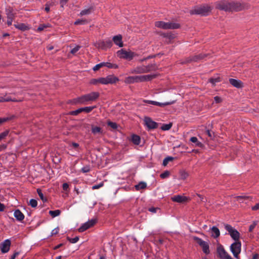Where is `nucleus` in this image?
<instances>
[{"instance_id":"obj_15","label":"nucleus","mask_w":259,"mask_h":259,"mask_svg":"<svg viewBox=\"0 0 259 259\" xmlns=\"http://www.w3.org/2000/svg\"><path fill=\"white\" fill-rule=\"evenodd\" d=\"M95 46L98 48L105 50L108 48H110L112 46V42L110 40L106 41H99L95 44Z\"/></svg>"},{"instance_id":"obj_64","label":"nucleus","mask_w":259,"mask_h":259,"mask_svg":"<svg viewBox=\"0 0 259 259\" xmlns=\"http://www.w3.org/2000/svg\"><path fill=\"white\" fill-rule=\"evenodd\" d=\"M67 1L68 0H60V3L61 4L62 7H63L64 5L66 4Z\"/></svg>"},{"instance_id":"obj_54","label":"nucleus","mask_w":259,"mask_h":259,"mask_svg":"<svg viewBox=\"0 0 259 259\" xmlns=\"http://www.w3.org/2000/svg\"><path fill=\"white\" fill-rule=\"evenodd\" d=\"M59 228L57 227L56 228H55L54 229H53L51 232V236H53L54 235H56V234H57L59 232Z\"/></svg>"},{"instance_id":"obj_52","label":"nucleus","mask_w":259,"mask_h":259,"mask_svg":"<svg viewBox=\"0 0 259 259\" xmlns=\"http://www.w3.org/2000/svg\"><path fill=\"white\" fill-rule=\"evenodd\" d=\"M156 75L155 74H147V81L151 80L152 79L155 78Z\"/></svg>"},{"instance_id":"obj_59","label":"nucleus","mask_w":259,"mask_h":259,"mask_svg":"<svg viewBox=\"0 0 259 259\" xmlns=\"http://www.w3.org/2000/svg\"><path fill=\"white\" fill-rule=\"evenodd\" d=\"M252 209L253 210H257L259 209V203L256 204L254 206L252 207Z\"/></svg>"},{"instance_id":"obj_47","label":"nucleus","mask_w":259,"mask_h":259,"mask_svg":"<svg viewBox=\"0 0 259 259\" xmlns=\"http://www.w3.org/2000/svg\"><path fill=\"white\" fill-rule=\"evenodd\" d=\"M80 48V47L79 46H77L71 50L70 53L74 55L78 51Z\"/></svg>"},{"instance_id":"obj_50","label":"nucleus","mask_w":259,"mask_h":259,"mask_svg":"<svg viewBox=\"0 0 259 259\" xmlns=\"http://www.w3.org/2000/svg\"><path fill=\"white\" fill-rule=\"evenodd\" d=\"M103 185H104L103 182H101L98 185H95L92 186V189H93V190L98 189L101 188V187H102L103 186Z\"/></svg>"},{"instance_id":"obj_57","label":"nucleus","mask_w":259,"mask_h":259,"mask_svg":"<svg viewBox=\"0 0 259 259\" xmlns=\"http://www.w3.org/2000/svg\"><path fill=\"white\" fill-rule=\"evenodd\" d=\"M69 188V185L67 183H64L63 184V189L64 191H67Z\"/></svg>"},{"instance_id":"obj_10","label":"nucleus","mask_w":259,"mask_h":259,"mask_svg":"<svg viewBox=\"0 0 259 259\" xmlns=\"http://www.w3.org/2000/svg\"><path fill=\"white\" fill-rule=\"evenodd\" d=\"M101 84H113L119 80V79L113 75H109L105 77H100Z\"/></svg>"},{"instance_id":"obj_14","label":"nucleus","mask_w":259,"mask_h":259,"mask_svg":"<svg viewBox=\"0 0 259 259\" xmlns=\"http://www.w3.org/2000/svg\"><path fill=\"white\" fill-rule=\"evenodd\" d=\"M96 222V220H91L89 221L88 222L84 223L81 226H80L78 229V231L79 232H82L90 227L94 226Z\"/></svg>"},{"instance_id":"obj_5","label":"nucleus","mask_w":259,"mask_h":259,"mask_svg":"<svg viewBox=\"0 0 259 259\" xmlns=\"http://www.w3.org/2000/svg\"><path fill=\"white\" fill-rule=\"evenodd\" d=\"M155 25L156 27L164 29H177L180 27V25L178 23L169 22L157 21Z\"/></svg>"},{"instance_id":"obj_60","label":"nucleus","mask_w":259,"mask_h":259,"mask_svg":"<svg viewBox=\"0 0 259 259\" xmlns=\"http://www.w3.org/2000/svg\"><path fill=\"white\" fill-rule=\"evenodd\" d=\"M5 205L0 202V211H3L5 210Z\"/></svg>"},{"instance_id":"obj_34","label":"nucleus","mask_w":259,"mask_h":259,"mask_svg":"<svg viewBox=\"0 0 259 259\" xmlns=\"http://www.w3.org/2000/svg\"><path fill=\"white\" fill-rule=\"evenodd\" d=\"M135 187L137 190H139L146 188V184L144 182H141L139 184L135 185Z\"/></svg>"},{"instance_id":"obj_32","label":"nucleus","mask_w":259,"mask_h":259,"mask_svg":"<svg viewBox=\"0 0 259 259\" xmlns=\"http://www.w3.org/2000/svg\"><path fill=\"white\" fill-rule=\"evenodd\" d=\"M61 211L59 209L55 210H50L49 214L53 218L58 216L60 214Z\"/></svg>"},{"instance_id":"obj_63","label":"nucleus","mask_w":259,"mask_h":259,"mask_svg":"<svg viewBox=\"0 0 259 259\" xmlns=\"http://www.w3.org/2000/svg\"><path fill=\"white\" fill-rule=\"evenodd\" d=\"M19 254L18 252H15L13 255L11 256L10 259H15L16 257Z\"/></svg>"},{"instance_id":"obj_31","label":"nucleus","mask_w":259,"mask_h":259,"mask_svg":"<svg viewBox=\"0 0 259 259\" xmlns=\"http://www.w3.org/2000/svg\"><path fill=\"white\" fill-rule=\"evenodd\" d=\"M132 141L136 145H139L140 142V138L137 135H133L132 137Z\"/></svg>"},{"instance_id":"obj_30","label":"nucleus","mask_w":259,"mask_h":259,"mask_svg":"<svg viewBox=\"0 0 259 259\" xmlns=\"http://www.w3.org/2000/svg\"><path fill=\"white\" fill-rule=\"evenodd\" d=\"M92 11H93L92 8H90L89 9H84L80 12L79 15L82 16L83 15H89L91 13Z\"/></svg>"},{"instance_id":"obj_16","label":"nucleus","mask_w":259,"mask_h":259,"mask_svg":"<svg viewBox=\"0 0 259 259\" xmlns=\"http://www.w3.org/2000/svg\"><path fill=\"white\" fill-rule=\"evenodd\" d=\"M171 200L176 202L183 203L188 201L189 198L187 197L181 195H175L171 197Z\"/></svg>"},{"instance_id":"obj_11","label":"nucleus","mask_w":259,"mask_h":259,"mask_svg":"<svg viewBox=\"0 0 259 259\" xmlns=\"http://www.w3.org/2000/svg\"><path fill=\"white\" fill-rule=\"evenodd\" d=\"M104 66H106L109 68L116 69L118 68V65L116 64H112L110 62H102L95 65L93 67V70L97 71L101 67H104Z\"/></svg>"},{"instance_id":"obj_8","label":"nucleus","mask_w":259,"mask_h":259,"mask_svg":"<svg viewBox=\"0 0 259 259\" xmlns=\"http://www.w3.org/2000/svg\"><path fill=\"white\" fill-rule=\"evenodd\" d=\"M241 243L240 241H235L231 245L230 250L234 256L238 258L241 252Z\"/></svg>"},{"instance_id":"obj_26","label":"nucleus","mask_w":259,"mask_h":259,"mask_svg":"<svg viewBox=\"0 0 259 259\" xmlns=\"http://www.w3.org/2000/svg\"><path fill=\"white\" fill-rule=\"evenodd\" d=\"M9 101L16 102L17 101L16 100L12 99L11 98L7 96V95H6L4 97H0V102Z\"/></svg>"},{"instance_id":"obj_28","label":"nucleus","mask_w":259,"mask_h":259,"mask_svg":"<svg viewBox=\"0 0 259 259\" xmlns=\"http://www.w3.org/2000/svg\"><path fill=\"white\" fill-rule=\"evenodd\" d=\"M145 67L144 66L137 67L134 71H132V73H142L145 72Z\"/></svg>"},{"instance_id":"obj_49","label":"nucleus","mask_w":259,"mask_h":259,"mask_svg":"<svg viewBox=\"0 0 259 259\" xmlns=\"http://www.w3.org/2000/svg\"><path fill=\"white\" fill-rule=\"evenodd\" d=\"M161 178H165L169 176V172L168 171H165L162 173L160 175Z\"/></svg>"},{"instance_id":"obj_20","label":"nucleus","mask_w":259,"mask_h":259,"mask_svg":"<svg viewBox=\"0 0 259 259\" xmlns=\"http://www.w3.org/2000/svg\"><path fill=\"white\" fill-rule=\"evenodd\" d=\"M229 82L233 87L237 88H242L243 87V82L241 80L238 79L230 78L229 79Z\"/></svg>"},{"instance_id":"obj_44","label":"nucleus","mask_w":259,"mask_h":259,"mask_svg":"<svg viewBox=\"0 0 259 259\" xmlns=\"http://www.w3.org/2000/svg\"><path fill=\"white\" fill-rule=\"evenodd\" d=\"M37 192L38 193V196H39L40 198L43 201H46L47 199L44 197V195L41 192V191L39 189H37Z\"/></svg>"},{"instance_id":"obj_33","label":"nucleus","mask_w":259,"mask_h":259,"mask_svg":"<svg viewBox=\"0 0 259 259\" xmlns=\"http://www.w3.org/2000/svg\"><path fill=\"white\" fill-rule=\"evenodd\" d=\"M180 175L181 178H186L190 176L189 173L184 169L180 171Z\"/></svg>"},{"instance_id":"obj_7","label":"nucleus","mask_w":259,"mask_h":259,"mask_svg":"<svg viewBox=\"0 0 259 259\" xmlns=\"http://www.w3.org/2000/svg\"><path fill=\"white\" fill-rule=\"evenodd\" d=\"M225 228L228 232L233 239L236 241L239 240L240 238V233L237 230L233 228L231 225L228 224L225 225Z\"/></svg>"},{"instance_id":"obj_18","label":"nucleus","mask_w":259,"mask_h":259,"mask_svg":"<svg viewBox=\"0 0 259 259\" xmlns=\"http://www.w3.org/2000/svg\"><path fill=\"white\" fill-rule=\"evenodd\" d=\"M175 101L171 102H167L165 103H160L156 101H151V100H147V104H152L156 106H158L160 107H163L166 105H169L174 104Z\"/></svg>"},{"instance_id":"obj_36","label":"nucleus","mask_w":259,"mask_h":259,"mask_svg":"<svg viewBox=\"0 0 259 259\" xmlns=\"http://www.w3.org/2000/svg\"><path fill=\"white\" fill-rule=\"evenodd\" d=\"M148 210L152 213H155L158 211H159V212H160V209L158 207H151L148 208Z\"/></svg>"},{"instance_id":"obj_12","label":"nucleus","mask_w":259,"mask_h":259,"mask_svg":"<svg viewBox=\"0 0 259 259\" xmlns=\"http://www.w3.org/2000/svg\"><path fill=\"white\" fill-rule=\"evenodd\" d=\"M11 242L10 240L6 239L0 244V249L3 253L8 252L10 248Z\"/></svg>"},{"instance_id":"obj_39","label":"nucleus","mask_w":259,"mask_h":259,"mask_svg":"<svg viewBox=\"0 0 259 259\" xmlns=\"http://www.w3.org/2000/svg\"><path fill=\"white\" fill-rule=\"evenodd\" d=\"M88 21L85 19H78L74 22L75 25H82L88 23Z\"/></svg>"},{"instance_id":"obj_46","label":"nucleus","mask_w":259,"mask_h":259,"mask_svg":"<svg viewBox=\"0 0 259 259\" xmlns=\"http://www.w3.org/2000/svg\"><path fill=\"white\" fill-rule=\"evenodd\" d=\"M107 124L113 129H116L117 127V125L115 122L108 121Z\"/></svg>"},{"instance_id":"obj_23","label":"nucleus","mask_w":259,"mask_h":259,"mask_svg":"<svg viewBox=\"0 0 259 259\" xmlns=\"http://www.w3.org/2000/svg\"><path fill=\"white\" fill-rule=\"evenodd\" d=\"M14 215L18 221H22L24 219V215L19 209H17L14 211Z\"/></svg>"},{"instance_id":"obj_58","label":"nucleus","mask_w":259,"mask_h":259,"mask_svg":"<svg viewBox=\"0 0 259 259\" xmlns=\"http://www.w3.org/2000/svg\"><path fill=\"white\" fill-rule=\"evenodd\" d=\"M196 195L198 197H199L201 201L204 202L205 201L204 200H206V198L202 195H201L199 194H196Z\"/></svg>"},{"instance_id":"obj_6","label":"nucleus","mask_w":259,"mask_h":259,"mask_svg":"<svg viewBox=\"0 0 259 259\" xmlns=\"http://www.w3.org/2000/svg\"><path fill=\"white\" fill-rule=\"evenodd\" d=\"M193 238L201 247L204 253L208 254L210 253L209 245L207 242L196 236H194Z\"/></svg>"},{"instance_id":"obj_2","label":"nucleus","mask_w":259,"mask_h":259,"mask_svg":"<svg viewBox=\"0 0 259 259\" xmlns=\"http://www.w3.org/2000/svg\"><path fill=\"white\" fill-rule=\"evenodd\" d=\"M99 97L98 92H94L84 95L75 99V103L85 104L87 102L95 101Z\"/></svg>"},{"instance_id":"obj_37","label":"nucleus","mask_w":259,"mask_h":259,"mask_svg":"<svg viewBox=\"0 0 259 259\" xmlns=\"http://www.w3.org/2000/svg\"><path fill=\"white\" fill-rule=\"evenodd\" d=\"M190 141L191 142H192V143H195L196 145L198 146H199V147H201V145H202V144L201 142H199L198 141V139L196 137H191V139H190Z\"/></svg>"},{"instance_id":"obj_13","label":"nucleus","mask_w":259,"mask_h":259,"mask_svg":"<svg viewBox=\"0 0 259 259\" xmlns=\"http://www.w3.org/2000/svg\"><path fill=\"white\" fill-rule=\"evenodd\" d=\"M95 108V106H89V107H82L79 108L76 110L72 111L70 112V114L71 115H77L79 113H81V112H85L86 113H89L91 112L94 108Z\"/></svg>"},{"instance_id":"obj_42","label":"nucleus","mask_w":259,"mask_h":259,"mask_svg":"<svg viewBox=\"0 0 259 259\" xmlns=\"http://www.w3.org/2000/svg\"><path fill=\"white\" fill-rule=\"evenodd\" d=\"M67 240L71 243H76L78 240H79V237L76 236L73 238H69V237H67Z\"/></svg>"},{"instance_id":"obj_40","label":"nucleus","mask_w":259,"mask_h":259,"mask_svg":"<svg viewBox=\"0 0 259 259\" xmlns=\"http://www.w3.org/2000/svg\"><path fill=\"white\" fill-rule=\"evenodd\" d=\"M9 133V130H6L0 134V141L6 138Z\"/></svg>"},{"instance_id":"obj_53","label":"nucleus","mask_w":259,"mask_h":259,"mask_svg":"<svg viewBox=\"0 0 259 259\" xmlns=\"http://www.w3.org/2000/svg\"><path fill=\"white\" fill-rule=\"evenodd\" d=\"M214 102L216 103H220L222 101V100L221 97L219 96H215L214 97Z\"/></svg>"},{"instance_id":"obj_55","label":"nucleus","mask_w":259,"mask_h":259,"mask_svg":"<svg viewBox=\"0 0 259 259\" xmlns=\"http://www.w3.org/2000/svg\"><path fill=\"white\" fill-rule=\"evenodd\" d=\"M90 170V168L88 166H84L81 168V171L83 172H87L89 171Z\"/></svg>"},{"instance_id":"obj_43","label":"nucleus","mask_w":259,"mask_h":259,"mask_svg":"<svg viewBox=\"0 0 259 259\" xmlns=\"http://www.w3.org/2000/svg\"><path fill=\"white\" fill-rule=\"evenodd\" d=\"M29 205L32 207L37 206V202L35 199H31L29 201Z\"/></svg>"},{"instance_id":"obj_9","label":"nucleus","mask_w":259,"mask_h":259,"mask_svg":"<svg viewBox=\"0 0 259 259\" xmlns=\"http://www.w3.org/2000/svg\"><path fill=\"white\" fill-rule=\"evenodd\" d=\"M146 80V76L145 75L136 76H128L125 78L124 82L126 83H133L135 82H139L144 81Z\"/></svg>"},{"instance_id":"obj_51","label":"nucleus","mask_w":259,"mask_h":259,"mask_svg":"<svg viewBox=\"0 0 259 259\" xmlns=\"http://www.w3.org/2000/svg\"><path fill=\"white\" fill-rule=\"evenodd\" d=\"M204 56H205V55H199V56H195L194 57L193 60L194 61H197L199 59H203L204 57Z\"/></svg>"},{"instance_id":"obj_25","label":"nucleus","mask_w":259,"mask_h":259,"mask_svg":"<svg viewBox=\"0 0 259 259\" xmlns=\"http://www.w3.org/2000/svg\"><path fill=\"white\" fill-rule=\"evenodd\" d=\"M91 131L92 133L95 135L97 134L101 135L103 133V131L101 127L94 125H91Z\"/></svg>"},{"instance_id":"obj_17","label":"nucleus","mask_w":259,"mask_h":259,"mask_svg":"<svg viewBox=\"0 0 259 259\" xmlns=\"http://www.w3.org/2000/svg\"><path fill=\"white\" fill-rule=\"evenodd\" d=\"M6 15L8 18L7 23L8 25H11L15 16L14 14L13 13V9L11 8L7 9L6 10Z\"/></svg>"},{"instance_id":"obj_61","label":"nucleus","mask_w":259,"mask_h":259,"mask_svg":"<svg viewBox=\"0 0 259 259\" xmlns=\"http://www.w3.org/2000/svg\"><path fill=\"white\" fill-rule=\"evenodd\" d=\"M8 120V118H0V124H1L3 122L7 121Z\"/></svg>"},{"instance_id":"obj_41","label":"nucleus","mask_w":259,"mask_h":259,"mask_svg":"<svg viewBox=\"0 0 259 259\" xmlns=\"http://www.w3.org/2000/svg\"><path fill=\"white\" fill-rule=\"evenodd\" d=\"M172 126L171 123H168V124H164L162 125L161 127V128L163 131H167L169 130Z\"/></svg>"},{"instance_id":"obj_29","label":"nucleus","mask_w":259,"mask_h":259,"mask_svg":"<svg viewBox=\"0 0 259 259\" xmlns=\"http://www.w3.org/2000/svg\"><path fill=\"white\" fill-rule=\"evenodd\" d=\"M174 159L173 157L168 156L164 159L162 162V165L166 166L169 162H171Z\"/></svg>"},{"instance_id":"obj_27","label":"nucleus","mask_w":259,"mask_h":259,"mask_svg":"<svg viewBox=\"0 0 259 259\" xmlns=\"http://www.w3.org/2000/svg\"><path fill=\"white\" fill-rule=\"evenodd\" d=\"M14 26L20 30H25L28 29V27L24 23H18L14 24Z\"/></svg>"},{"instance_id":"obj_56","label":"nucleus","mask_w":259,"mask_h":259,"mask_svg":"<svg viewBox=\"0 0 259 259\" xmlns=\"http://www.w3.org/2000/svg\"><path fill=\"white\" fill-rule=\"evenodd\" d=\"M52 3H47L46 5L45 11L47 12L50 11V7L52 5Z\"/></svg>"},{"instance_id":"obj_4","label":"nucleus","mask_w":259,"mask_h":259,"mask_svg":"<svg viewBox=\"0 0 259 259\" xmlns=\"http://www.w3.org/2000/svg\"><path fill=\"white\" fill-rule=\"evenodd\" d=\"M117 55L119 58L131 61L136 54L130 50L121 49L117 52Z\"/></svg>"},{"instance_id":"obj_62","label":"nucleus","mask_w":259,"mask_h":259,"mask_svg":"<svg viewBox=\"0 0 259 259\" xmlns=\"http://www.w3.org/2000/svg\"><path fill=\"white\" fill-rule=\"evenodd\" d=\"M247 198V197L244 196H238L237 197V199L238 200H241L243 199Z\"/></svg>"},{"instance_id":"obj_21","label":"nucleus","mask_w":259,"mask_h":259,"mask_svg":"<svg viewBox=\"0 0 259 259\" xmlns=\"http://www.w3.org/2000/svg\"><path fill=\"white\" fill-rule=\"evenodd\" d=\"M158 126V124L153 121L151 118L147 117V127L149 130L156 128Z\"/></svg>"},{"instance_id":"obj_1","label":"nucleus","mask_w":259,"mask_h":259,"mask_svg":"<svg viewBox=\"0 0 259 259\" xmlns=\"http://www.w3.org/2000/svg\"><path fill=\"white\" fill-rule=\"evenodd\" d=\"M215 8L225 11H238L241 10L240 4L237 3H230L227 1H220L215 3Z\"/></svg>"},{"instance_id":"obj_3","label":"nucleus","mask_w":259,"mask_h":259,"mask_svg":"<svg viewBox=\"0 0 259 259\" xmlns=\"http://www.w3.org/2000/svg\"><path fill=\"white\" fill-rule=\"evenodd\" d=\"M211 10L212 8L209 5H203L194 8L190 11V14L206 16L210 14Z\"/></svg>"},{"instance_id":"obj_19","label":"nucleus","mask_w":259,"mask_h":259,"mask_svg":"<svg viewBox=\"0 0 259 259\" xmlns=\"http://www.w3.org/2000/svg\"><path fill=\"white\" fill-rule=\"evenodd\" d=\"M217 251L219 254V257L222 259H225L228 256L230 255L226 251L225 249L222 246L218 247Z\"/></svg>"},{"instance_id":"obj_48","label":"nucleus","mask_w":259,"mask_h":259,"mask_svg":"<svg viewBox=\"0 0 259 259\" xmlns=\"http://www.w3.org/2000/svg\"><path fill=\"white\" fill-rule=\"evenodd\" d=\"M220 81V78L219 77L215 78H210L209 79V82L211 83L213 85H214L215 83L218 82Z\"/></svg>"},{"instance_id":"obj_24","label":"nucleus","mask_w":259,"mask_h":259,"mask_svg":"<svg viewBox=\"0 0 259 259\" xmlns=\"http://www.w3.org/2000/svg\"><path fill=\"white\" fill-rule=\"evenodd\" d=\"M210 231L211 233V236L214 238H217L220 235V232L219 229L215 226H213L210 229Z\"/></svg>"},{"instance_id":"obj_22","label":"nucleus","mask_w":259,"mask_h":259,"mask_svg":"<svg viewBox=\"0 0 259 259\" xmlns=\"http://www.w3.org/2000/svg\"><path fill=\"white\" fill-rule=\"evenodd\" d=\"M113 41L114 44L117 46H118L119 47H122L123 46V43L122 41V36L120 34L114 36L113 37Z\"/></svg>"},{"instance_id":"obj_45","label":"nucleus","mask_w":259,"mask_h":259,"mask_svg":"<svg viewBox=\"0 0 259 259\" xmlns=\"http://www.w3.org/2000/svg\"><path fill=\"white\" fill-rule=\"evenodd\" d=\"M257 222L256 221H254L252 224H251L250 226H249V231L250 232H252L253 231V230L254 229V228L255 227V226L257 225Z\"/></svg>"},{"instance_id":"obj_38","label":"nucleus","mask_w":259,"mask_h":259,"mask_svg":"<svg viewBox=\"0 0 259 259\" xmlns=\"http://www.w3.org/2000/svg\"><path fill=\"white\" fill-rule=\"evenodd\" d=\"M90 83L91 84H94V85H97L98 83H101V81L100 80V77L98 78H93V79H92L90 80Z\"/></svg>"},{"instance_id":"obj_35","label":"nucleus","mask_w":259,"mask_h":259,"mask_svg":"<svg viewBox=\"0 0 259 259\" xmlns=\"http://www.w3.org/2000/svg\"><path fill=\"white\" fill-rule=\"evenodd\" d=\"M50 26L49 24H40L39 27L37 28V31H41L44 30H45L46 28L49 27Z\"/></svg>"}]
</instances>
